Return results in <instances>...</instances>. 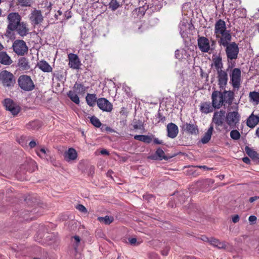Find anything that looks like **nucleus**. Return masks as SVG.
<instances>
[{"mask_svg":"<svg viewBox=\"0 0 259 259\" xmlns=\"http://www.w3.org/2000/svg\"><path fill=\"white\" fill-rule=\"evenodd\" d=\"M238 12L240 11L241 12V15H240V17H245L246 16V10L244 9H239L237 10Z\"/></svg>","mask_w":259,"mask_h":259,"instance_id":"nucleus-53","label":"nucleus"},{"mask_svg":"<svg viewBox=\"0 0 259 259\" xmlns=\"http://www.w3.org/2000/svg\"><path fill=\"white\" fill-rule=\"evenodd\" d=\"M210 244L220 249L225 248L226 246V242H221L219 240L214 238H210Z\"/></svg>","mask_w":259,"mask_h":259,"instance_id":"nucleus-31","label":"nucleus"},{"mask_svg":"<svg viewBox=\"0 0 259 259\" xmlns=\"http://www.w3.org/2000/svg\"><path fill=\"white\" fill-rule=\"evenodd\" d=\"M29 145V146L30 147V148H33L36 146V142L35 141L32 140L30 142Z\"/></svg>","mask_w":259,"mask_h":259,"instance_id":"nucleus-59","label":"nucleus"},{"mask_svg":"<svg viewBox=\"0 0 259 259\" xmlns=\"http://www.w3.org/2000/svg\"><path fill=\"white\" fill-rule=\"evenodd\" d=\"M0 81L5 87H13L15 83V77L10 72L3 70L0 72Z\"/></svg>","mask_w":259,"mask_h":259,"instance_id":"nucleus-5","label":"nucleus"},{"mask_svg":"<svg viewBox=\"0 0 259 259\" xmlns=\"http://www.w3.org/2000/svg\"><path fill=\"white\" fill-rule=\"evenodd\" d=\"M18 34L20 36L24 37L28 34L29 29L27 25L24 22H21L15 29Z\"/></svg>","mask_w":259,"mask_h":259,"instance_id":"nucleus-20","label":"nucleus"},{"mask_svg":"<svg viewBox=\"0 0 259 259\" xmlns=\"http://www.w3.org/2000/svg\"><path fill=\"white\" fill-rule=\"evenodd\" d=\"M12 62L11 57L6 52H0V63L5 65H10Z\"/></svg>","mask_w":259,"mask_h":259,"instance_id":"nucleus-23","label":"nucleus"},{"mask_svg":"<svg viewBox=\"0 0 259 259\" xmlns=\"http://www.w3.org/2000/svg\"><path fill=\"white\" fill-rule=\"evenodd\" d=\"M27 162L28 163L27 170L31 172L33 171L36 167V162L32 159H29Z\"/></svg>","mask_w":259,"mask_h":259,"instance_id":"nucleus-43","label":"nucleus"},{"mask_svg":"<svg viewBox=\"0 0 259 259\" xmlns=\"http://www.w3.org/2000/svg\"><path fill=\"white\" fill-rule=\"evenodd\" d=\"M250 99L255 102L256 104L259 103V93L256 92H250L249 94Z\"/></svg>","mask_w":259,"mask_h":259,"instance_id":"nucleus-44","label":"nucleus"},{"mask_svg":"<svg viewBox=\"0 0 259 259\" xmlns=\"http://www.w3.org/2000/svg\"><path fill=\"white\" fill-rule=\"evenodd\" d=\"M212 105L214 108L219 109L224 104L222 92L214 91L212 93Z\"/></svg>","mask_w":259,"mask_h":259,"instance_id":"nucleus-13","label":"nucleus"},{"mask_svg":"<svg viewBox=\"0 0 259 259\" xmlns=\"http://www.w3.org/2000/svg\"><path fill=\"white\" fill-rule=\"evenodd\" d=\"M150 259H159L158 255L154 253H151L149 256Z\"/></svg>","mask_w":259,"mask_h":259,"instance_id":"nucleus-54","label":"nucleus"},{"mask_svg":"<svg viewBox=\"0 0 259 259\" xmlns=\"http://www.w3.org/2000/svg\"><path fill=\"white\" fill-rule=\"evenodd\" d=\"M155 156H156L155 159L158 160H167L168 158L165 155V153L163 150L161 148H158L155 153Z\"/></svg>","mask_w":259,"mask_h":259,"instance_id":"nucleus-35","label":"nucleus"},{"mask_svg":"<svg viewBox=\"0 0 259 259\" xmlns=\"http://www.w3.org/2000/svg\"><path fill=\"white\" fill-rule=\"evenodd\" d=\"M119 2L117 0H111L109 4V8L112 11H115L120 7Z\"/></svg>","mask_w":259,"mask_h":259,"instance_id":"nucleus-45","label":"nucleus"},{"mask_svg":"<svg viewBox=\"0 0 259 259\" xmlns=\"http://www.w3.org/2000/svg\"><path fill=\"white\" fill-rule=\"evenodd\" d=\"M14 52L18 56H24L28 52V47L23 40H15L12 45Z\"/></svg>","mask_w":259,"mask_h":259,"instance_id":"nucleus-7","label":"nucleus"},{"mask_svg":"<svg viewBox=\"0 0 259 259\" xmlns=\"http://www.w3.org/2000/svg\"><path fill=\"white\" fill-rule=\"evenodd\" d=\"M242 161L246 164H249L250 162V160L248 157H243L242 158Z\"/></svg>","mask_w":259,"mask_h":259,"instance_id":"nucleus-60","label":"nucleus"},{"mask_svg":"<svg viewBox=\"0 0 259 259\" xmlns=\"http://www.w3.org/2000/svg\"><path fill=\"white\" fill-rule=\"evenodd\" d=\"M188 23L184 21H181L179 25L180 33L181 37L184 39H186L188 37V33L186 31L187 28Z\"/></svg>","mask_w":259,"mask_h":259,"instance_id":"nucleus-27","label":"nucleus"},{"mask_svg":"<svg viewBox=\"0 0 259 259\" xmlns=\"http://www.w3.org/2000/svg\"><path fill=\"white\" fill-rule=\"evenodd\" d=\"M239 220V215L236 214L232 218V222L234 223H237Z\"/></svg>","mask_w":259,"mask_h":259,"instance_id":"nucleus-57","label":"nucleus"},{"mask_svg":"<svg viewBox=\"0 0 259 259\" xmlns=\"http://www.w3.org/2000/svg\"><path fill=\"white\" fill-rule=\"evenodd\" d=\"M181 127L182 131L191 134H197L198 133V126L196 124L183 122Z\"/></svg>","mask_w":259,"mask_h":259,"instance_id":"nucleus-16","label":"nucleus"},{"mask_svg":"<svg viewBox=\"0 0 259 259\" xmlns=\"http://www.w3.org/2000/svg\"><path fill=\"white\" fill-rule=\"evenodd\" d=\"M16 29L13 28H10V27L7 26L6 32L5 33V35L6 37L10 39H14L15 38V30Z\"/></svg>","mask_w":259,"mask_h":259,"instance_id":"nucleus-39","label":"nucleus"},{"mask_svg":"<svg viewBox=\"0 0 259 259\" xmlns=\"http://www.w3.org/2000/svg\"><path fill=\"white\" fill-rule=\"evenodd\" d=\"M167 136L171 138L177 137L179 130L178 126L173 123H168L167 125Z\"/></svg>","mask_w":259,"mask_h":259,"instance_id":"nucleus-19","label":"nucleus"},{"mask_svg":"<svg viewBox=\"0 0 259 259\" xmlns=\"http://www.w3.org/2000/svg\"><path fill=\"white\" fill-rule=\"evenodd\" d=\"M231 40H228L225 44H219L220 47L225 48V52L228 61L236 60L238 58L239 54V47L235 42H231Z\"/></svg>","mask_w":259,"mask_h":259,"instance_id":"nucleus-3","label":"nucleus"},{"mask_svg":"<svg viewBox=\"0 0 259 259\" xmlns=\"http://www.w3.org/2000/svg\"><path fill=\"white\" fill-rule=\"evenodd\" d=\"M64 156L66 161L70 162L77 158V153L74 149L70 148L64 153Z\"/></svg>","mask_w":259,"mask_h":259,"instance_id":"nucleus-18","label":"nucleus"},{"mask_svg":"<svg viewBox=\"0 0 259 259\" xmlns=\"http://www.w3.org/2000/svg\"><path fill=\"white\" fill-rule=\"evenodd\" d=\"M197 167H199V168H202L204 170H212L213 169V168H211V167H208L205 165H198V166H197Z\"/></svg>","mask_w":259,"mask_h":259,"instance_id":"nucleus-56","label":"nucleus"},{"mask_svg":"<svg viewBox=\"0 0 259 259\" xmlns=\"http://www.w3.org/2000/svg\"><path fill=\"white\" fill-rule=\"evenodd\" d=\"M259 122V116L251 114L247 119V125L252 128L254 127Z\"/></svg>","mask_w":259,"mask_h":259,"instance_id":"nucleus-21","label":"nucleus"},{"mask_svg":"<svg viewBox=\"0 0 259 259\" xmlns=\"http://www.w3.org/2000/svg\"><path fill=\"white\" fill-rule=\"evenodd\" d=\"M142 26V25L141 22H138L135 24V26H134V29L135 31L139 33V32H142V31L140 30Z\"/></svg>","mask_w":259,"mask_h":259,"instance_id":"nucleus-49","label":"nucleus"},{"mask_svg":"<svg viewBox=\"0 0 259 259\" xmlns=\"http://www.w3.org/2000/svg\"><path fill=\"white\" fill-rule=\"evenodd\" d=\"M85 100L89 106L94 107L96 103L97 104L98 99L96 94H88L85 97Z\"/></svg>","mask_w":259,"mask_h":259,"instance_id":"nucleus-26","label":"nucleus"},{"mask_svg":"<svg viewBox=\"0 0 259 259\" xmlns=\"http://www.w3.org/2000/svg\"><path fill=\"white\" fill-rule=\"evenodd\" d=\"M49 151L46 150L44 148H41L39 150L36 151L37 155L42 159H47V157L48 155Z\"/></svg>","mask_w":259,"mask_h":259,"instance_id":"nucleus-41","label":"nucleus"},{"mask_svg":"<svg viewBox=\"0 0 259 259\" xmlns=\"http://www.w3.org/2000/svg\"><path fill=\"white\" fill-rule=\"evenodd\" d=\"M73 91L78 94H83L87 90V88L80 83H75L73 86Z\"/></svg>","mask_w":259,"mask_h":259,"instance_id":"nucleus-32","label":"nucleus"},{"mask_svg":"<svg viewBox=\"0 0 259 259\" xmlns=\"http://www.w3.org/2000/svg\"><path fill=\"white\" fill-rule=\"evenodd\" d=\"M154 143L155 144H162V141H160L157 138H155L154 139Z\"/></svg>","mask_w":259,"mask_h":259,"instance_id":"nucleus-63","label":"nucleus"},{"mask_svg":"<svg viewBox=\"0 0 259 259\" xmlns=\"http://www.w3.org/2000/svg\"><path fill=\"white\" fill-rule=\"evenodd\" d=\"M201 239L204 242H208L210 243V238H208L206 236H202Z\"/></svg>","mask_w":259,"mask_h":259,"instance_id":"nucleus-62","label":"nucleus"},{"mask_svg":"<svg viewBox=\"0 0 259 259\" xmlns=\"http://www.w3.org/2000/svg\"><path fill=\"white\" fill-rule=\"evenodd\" d=\"M76 208L78 210H79L80 211H81L82 212H87V210L86 208L83 205H81V204L78 205L76 206Z\"/></svg>","mask_w":259,"mask_h":259,"instance_id":"nucleus-52","label":"nucleus"},{"mask_svg":"<svg viewBox=\"0 0 259 259\" xmlns=\"http://www.w3.org/2000/svg\"><path fill=\"white\" fill-rule=\"evenodd\" d=\"M233 129V130L231 131L230 134V137L234 140H239L241 137L240 133L237 130L234 128Z\"/></svg>","mask_w":259,"mask_h":259,"instance_id":"nucleus-42","label":"nucleus"},{"mask_svg":"<svg viewBox=\"0 0 259 259\" xmlns=\"http://www.w3.org/2000/svg\"><path fill=\"white\" fill-rule=\"evenodd\" d=\"M230 83L234 90H238L240 87L241 72L240 69L235 68L231 70Z\"/></svg>","mask_w":259,"mask_h":259,"instance_id":"nucleus-6","label":"nucleus"},{"mask_svg":"<svg viewBox=\"0 0 259 259\" xmlns=\"http://www.w3.org/2000/svg\"><path fill=\"white\" fill-rule=\"evenodd\" d=\"M245 151L247 154L252 158H255L257 157V153L255 151L253 150L252 149L249 148L248 146H246L245 147Z\"/></svg>","mask_w":259,"mask_h":259,"instance_id":"nucleus-40","label":"nucleus"},{"mask_svg":"<svg viewBox=\"0 0 259 259\" xmlns=\"http://www.w3.org/2000/svg\"><path fill=\"white\" fill-rule=\"evenodd\" d=\"M213 64L217 72L220 70H223L222 68H223V64L222 63V57L219 56H217L215 58H213Z\"/></svg>","mask_w":259,"mask_h":259,"instance_id":"nucleus-28","label":"nucleus"},{"mask_svg":"<svg viewBox=\"0 0 259 259\" xmlns=\"http://www.w3.org/2000/svg\"><path fill=\"white\" fill-rule=\"evenodd\" d=\"M134 139L146 143H150L152 141L151 138L147 135H135Z\"/></svg>","mask_w":259,"mask_h":259,"instance_id":"nucleus-36","label":"nucleus"},{"mask_svg":"<svg viewBox=\"0 0 259 259\" xmlns=\"http://www.w3.org/2000/svg\"><path fill=\"white\" fill-rule=\"evenodd\" d=\"M229 67L227 68V70H220L217 72V78L218 81V85L221 90L225 89L228 80V75L227 72L229 71Z\"/></svg>","mask_w":259,"mask_h":259,"instance_id":"nucleus-11","label":"nucleus"},{"mask_svg":"<svg viewBox=\"0 0 259 259\" xmlns=\"http://www.w3.org/2000/svg\"><path fill=\"white\" fill-rule=\"evenodd\" d=\"M100 153L102 155H109V152L106 149H102Z\"/></svg>","mask_w":259,"mask_h":259,"instance_id":"nucleus-64","label":"nucleus"},{"mask_svg":"<svg viewBox=\"0 0 259 259\" xmlns=\"http://www.w3.org/2000/svg\"><path fill=\"white\" fill-rule=\"evenodd\" d=\"M68 97L70 99L76 104H79L80 101L78 95L74 91H70L67 93Z\"/></svg>","mask_w":259,"mask_h":259,"instance_id":"nucleus-33","label":"nucleus"},{"mask_svg":"<svg viewBox=\"0 0 259 259\" xmlns=\"http://www.w3.org/2000/svg\"><path fill=\"white\" fill-rule=\"evenodd\" d=\"M214 34L218 44H225L228 40H231L232 36L229 30H227L225 22L219 19L214 24Z\"/></svg>","mask_w":259,"mask_h":259,"instance_id":"nucleus-1","label":"nucleus"},{"mask_svg":"<svg viewBox=\"0 0 259 259\" xmlns=\"http://www.w3.org/2000/svg\"><path fill=\"white\" fill-rule=\"evenodd\" d=\"M69 67L73 69H78L80 65V62L78 56L72 53H70L68 55Z\"/></svg>","mask_w":259,"mask_h":259,"instance_id":"nucleus-17","label":"nucleus"},{"mask_svg":"<svg viewBox=\"0 0 259 259\" xmlns=\"http://www.w3.org/2000/svg\"><path fill=\"white\" fill-rule=\"evenodd\" d=\"M223 103L230 104L233 99V93L231 91H225L222 92Z\"/></svg>","mask_w":259,"mask_h":259,"instance_id":"nucleus-25","label":"nucleus"},{"mask_svg":"<svg viewBox=\"0 0 259 259\" xmlns=\"http://www.w3.org/2000/svg\"><path fill=\"white\" fill-rule=\"evenodd\" d=\"M191 4L190 3H186L183 4L182 7V13L185 14V11H187V9L190 8Z\"/></svg>","mask_w":259,"mask_h":259,"instance_id":"nucleus-50","label":"nucleus"},{"mask_svg":"<svg viewBox=\"0 0 259 259\" xmlns=\"http://www.w3.org/2000/svg\"><path fill=\"white\" fill-rule=\"evenodd\" d=\"M233 109L231 111V108H229L226 114V124H224L225 129H227L228 127H229L230 128H235L240 122L241 116L238 111V106L235 105Z\"/></svg>","mask_w":259,"mask_h":259,"instance_id":"nucleus-2","label":"nucleus"},{"mask_svg":"<svg viewBox=\"0 0 259 259\" xmlns=\"http://www.w3.org/2000/svg\"><path fill=\"white\" fill-rule=\"evenodd\" d=\"M20 3L22 6L27 7L31 5V0H20Z\"/></svg>","mask_w":259,"mask_h":259,"instance_id":"nucleus-51","label":"nucleus"},{"mask_svg":"<svg viewBox=\"0 0 259 259\" xmlns=\"http://www.w3.org/2000/svg\"><path fill=\"white\" fill-rule=\"evenodd\" d=\"M226 112L223 110H220L214 112L212 117V122L216 126H224L225 122Z\"/></svg>","mask_w":259,"mask_h":259,"instance_id":"nucleus-10","label":"nucleus"},{"mask_svg":"<svg viewBox=\"0 0 259 259\" xmlns=\"http://www.w3.org/2000/svg\"><path fill=\"white\" fill-rule=\"evenodd\" d=\"M163 3V0H152L151 5L155 10H159L162 7Z\"/></svg>","mask_w":259,"mask_h":259,"instance_id":"nucleus-38","label":"nucleus"},{"mask_svg":"<svg viewBox=\"0 0 259 259\" xmlns=\"http://www.w3.org/2000/svg\"><path fill=\"white\" fill-rule=\"evenodd\" d=\"M98 107L103 111L110 112L113 109V105L104 98H99L97 100Z\"/></svg>","mask_w":259,"mask_h":259,"instance_id":"nucleus-14","label":"nucleus"},{"mask_svg":"<svg viewBox=\"0 0 259 259\" xmlns=\"http://www.w3.org/2000/svg\"><path fill=\"white\" fill-rule=\"evenodd\" d=\"M214 107L211 105L210 102H204L201 103L200 106V111L204 114H208L213 111Z\"/></svg>","mask_w":259,"mask_h":259,"instance_id":"nucleus-24","label":"nucleus"},{"mask_svg":"<svg viewBox=\"0 0 259 259\" xmlns=\"http://www.w3.org/2000/svg\"><path fill=\"white\" fill-rule=\"evenodd\" d=\"M29 19L31 25L35 27L42 22L44 17L40 10L34 9L29 14Z\"/></svg>","mask_w":259,"mask_h":259,"instance_id":"nucleus-8","label":"nucleus"},{"mask_svg":"<svg viewBox=\"0 0 259 259\" xmlns=\"http://www.w3.org/2000/svg\"><path fill=\"white\" fill-rule=\"evenodd\" d=\"M133 125L135 130H142L144 128L142 121L139 120H134Z\"/></svg>","mask_w":259,"mask_h":259,"instance_id":"nucleus-46","label":"nucleus"},{"mask_svg":"<svg viewBox=\"0 0 259 259\" xmlns=\"http://www.w3.org/2000/svg\"><path fill=\"white\" fill-rule=\"evenodd\" d=\"M198 46L200 50L203 53H208L210 49L209 39L204 36H200L197 40Z\"/></svg>","mask_w":259,"mask_h":259,"instance_id":"nucleus-15","label":"nucleus"},{"mask_svg":"<svg viewBox=\"0 0 259 259\" xmlns=\"http://www.w3.org/2000/svg\"><path fill=\"white\" fill-rule=\"evenodd\" d=\"M258 199H259V196H253V197H250L249 198V201L250 203H252Z\"/></svg>","mask_w":259,"mask_h":259,"instance_id":"nucleus-58","label":"nucleus"},{"mask_svg":"<svg viewBox=\"0 0 259 259\" xmlns=\"http://www.w3.org/2000/svg\"><path fill=\"white\" fill-rule=\"evenodd\" d=\"M80 239L79 236H74L72 237L71 242L73 243V246L75 251L77 250V248L80 243Z\"/></svg>","mask_w":259,"mask_h":259,"instance_id":"nucleus-47","label":"nucleus"},{"mask_svg":"<svg viewBox=\"0 0 259 259\" xmlns=\"http://www.w3.org/2000/svg\"><path fill=\"white\" fill-rule=\"evenodd\" d=\"M8 20V26L10 28L17 29L18 25L21 22V17L18 13H11L7 17Z\"/></svg>","mask_w":259,"mask_h":259,"instance_id":"nucleus-12","label":"nucleus"},{"mask_svg":"<svg viewBox=\"0 0 259 259\" xmlns=\"http://www.w3.org/2000/svg\"><path fill=\"white\" fill-rule=\"evenodd\" d=\"M248 220L250 222H254L256 220V217L254 215H250L249 217Z\"/></svg>","mask_w":259,"mask_h":259,"instance_id":"nucleus-61","label":"nucleus"},{"mask_svg":"<svg viewBox=\"0 0 259 259\" xmlns=\"http://www.w3.org/2000/svg\"><path fill=\"white\" fill-rule=\"evenodd\" d=\"M4 105L14 116L17 115L21 110L20 107L10 99H6L4 101Z\"/></svg>","mask_w":259,"mask_h":259,"instance_id":"nucleus-9","label":"nucleus"},{"mask_svg":"<svg viewBox=\"0 0 259 259\" xmlns=\"http://www.w3.org/2000/svg\"><path fill=\"white\" fill-rule=\"evenodd\" d=\"M213 130V126L211 125L207 131L205 133L204 136L202 137V138L201 140V142L203 144H206L209 142V141L210 140L211 135L212 134V131Z\"/></svg>","mask_w":259,"mask_h":259,"instance_id":"nucleus-30","label":"nucleus"},{"mask_svg":"<svg viewBox=\"0 0 259 259\" xmlns=\"http://www.w3.org/2000/svg\"><path fill=\"white\" fill-rule=\"evenodd\" d=\"M128 241L131 245H136L137 243V239L135 238H132L128 239Z\"/></svg>","mask_w":259,"mask_h":259,"instance_id":"nucleus-55","label":"nucleus"},{"mask_svg":"<svg viewBox=\"0 0 259 259\" xmlns=\"http://www.w3.org/2000/svg\"><path fill=\"white\" fill-rule=\"evenodd\" d=\"M90 121H91V122L95 126H96L97 127H99L101 125V123L99 119L97 117H95L94 116H92L90 118Z\"/></svg>","mask_w":259,"mask_h":259,"instance_id":"nucleus-48","label":"nucleus"},{"mask_svg":"<svg viewBox=\"0 0 259 259\" xmlns=\"http://www.w3.org/2000/svg\"><path fill=\"white\" fill-rule=\"evenodd\" d=\"M20 88L24 91H31L35 88V84L30 76L27 75H21L18 79Z\"/></svg>","mask_w":259,"mask_h":259,"instance_id":"nucleus-4","label":"nucleus"},{"mask_svg":"<svg viewBox=\"0 0 259 259\" xmlns=\"http://www.w3.org/2000/svg\"><path fill=\"white\" fill-rule=\"evenodd\" d=\"M98 220L105 225H109L114 221V218L112 216L106 215L104 217H98Z\"/></svg>","mask_w":259,"mask_h":259,"instance_id":"nucleus-34","label":"nucleus"},{"mask_svg":"<svg viewBox=\"0 0 259 259\" xmlns=\"http://www.w3.org/2000/svg\"><path fill=\"white\" fill-rule=\"evenodd\" d=\"M40 125V122L38 120H34L29 122L26 124V127L27 129L30 130H34L38 129Z\"/></svg>","mask_w":259,"mask_h":259,"instance_id":"nucleus-37","label":"nucleus"},{"mask_svg":"<svg viewBox=\"0 0 259 259\" xmlns=\"http://www.w3.org/2000/svg\"><path fill=\"white\" fill-rule=\"evenodd\" d=\"M37 66L44 72H51L52 68L45 60H42L37 62Z\"/></svg>","mask_w":259,"mask_h":259,"instance_id":"nucleus-22","label":"nucleus"},{"mask_svg":"<svg viewBox=\"0 0 259 259\" xmlns=\"http://www.w3.org/2000/svg\"><path fill=\"white\" fill-rule=\"evenodd\" d=\"M18 66L23 70H28L30 68L28 59L25 57L21 58L19 60Z\"/></svg>","mask_w":259,"mask_h":259,"instance_id":"nucleus-29","label":"nucleus"}]
</instances>
